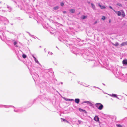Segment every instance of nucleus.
I'll list each match as a JSON object with an SVG mask.
<instances>
[{
	"mask_svg": "<svg viewBox=\"0 0 127 127\" xmlns=\"http://www.w3.org/2000/svg\"><path fill=\"white\" fill-rule=\"evenodd\" d=\"M63 12L64 13H66V11H64Z\"/></svg>",
	"mask_w": 127,
	"mask_h": 127,
	"instance_id": "393cba45",
	"label": "nucleus"
},
{
	"mask_svg": "<svg viewBox=\"0 0 127 127\" xmlns=\"http://www.w3.org/2000/svg\"><path fill=\"white\" fill-rule=\"evenodd\" d=\"M22 57H23L24 58H26L27 57V56H26L25 55V54H23L22 55Z\"/></svg>",
	"mask_w": 127,
	"mask_h": 127,
	"instance_id": "dca6fc26",
	"label": "nucleus"
},
{
	"mask_svg": "<svg viewBox=\"0 0 127 127\" xmlns=\"http://www.w3.org/2000/svg\"><path fill=\"white\" fill-rule=\"evenodd\" d=\"M69 11L71 13H74L75 12V10L74 9H70L69 10Z\"/></svg>",
	"mask_w": 127,
	"mask_h": 127,
	"instance_id": "1a4fd4ad",
	"label": "nucleus"
},
{
	"mask_svg": "<svg viewBox=\"0 0 127 127\" xmlns=\"http://www.w3.org/2000/svg\"><path fill=\"white\" fill-rule=\"evenodd\" d=\"M99 7L102 9H104L106 8V7L104 6L101 5L100 3L98 4Z\"/></svg>",
	"mask_w": 127,
	"mask_h": 127,
	"instance_id": "7ed1b4c3",
	"label": "nucleus"
},
{
	"mask_svg": "<svg viewBox=\"0 0 127 127\" xmlns=\"http://www.w3.org/2000/svg\"><path fill=\"white\" fill-rule=\"evenodd\" d=\"M114 11L115 12L116 14L118 16H120L121 15L123 17H124L125 16L124 12L123 10H121V11H117L114 10Z\"/></svg>",
	"mask_w": 127,
	"mask_h": 127,
	"instance_id": "f257e3e1",
	"label": "nucleus"
},
{
	"mask_svg": "<svg viewBox=\"0 0 127 127\" xmlns=\"http://www.w3.org/2000/svg\"><path fill=\"white\" fill-rule=\"evenodd\" d=\"M105 19V16H103L102 18V19L104 20Z\"/></svg>",
	"mask_w": 127,
	"mask_h": 127,
	"instance_id": "412c9836",
	"label": "nucleus"
},
{
	"mask_svg": "<svg viewBox=\"0 0 127 127\" xmlns=\"http://www.w3.org/2000/svg\"><path fill=\"white\" fill-rule=\"evenodd\" d=\"M32 56L33 57L35 61H36V58L33 55Z\"/></svg>",
	"mask_w": 127,
	"mask_h": 127,
	"instance_id": "5701e85b",
	"label": "nucleus"
},
{
	"mask_svg": "<svg viewBox=\"0 0 127 127\" xmlns=\"http://www.w3.org/2000/svg\"><path fill=\"white\" fill-rule=\"evenodd\" d=\"M59 8V6H56V7H54L53 8V9L54 10H57Z\"/></svg>",
	"mask_w": 127,
	"mask_h": 127,
	"instance_id": "9b49d317",
	"label": "nucleus"
},
{
	"mask_svg": "<svg viewBox=\"0 0 127 127\" xmlns=\"http://www.w3.org/2000/svg\"><path fill=\"white\" fill-rule=\"evenodd\" d=\"M84 102L86 103L87 104H91V102L89 101H86Z\"/></svg>",
	"mask_w": 127,
	"mask_h": 127,
	"instance_id": "aec40b11",
	"label": "nucleus"
},
{
	"mask_svg": "<svg viewBox=\"0 0 127 127\" xmlns=\"http://www.w3.org/2000/svg\"><path fill=\"white\" fill-rule=\"evenodd\" d=\"M96 106L99 110H101L103 107V105L100 103H97L95 104Z\"/></svg>",
	"mask_w": 127,
	"mask_h": 127,
	"instance_id": "f03ea898",
	"label": "nucleus"
},
{
	"mask_svg": "<svg viewBox=\"0 0 127 127\" xmlns=\"http://www.w3.org/2000/svg\"><path fill=\"white\" fill-rule=\"evenodd\" d=\"M36 61V62L37 63H38V61L37 60H36V61Z\"/></svg>",
	"mask_w": 127,
	"mask_h": 127,
	"instance_id": "a878e982",
	"label": "nucleus"
},
{
	"mask_svg": "<svg viewBox=\"0 0 127 127\" xmlns=\"http://www.w3.org/2000/svg\"><path fill=\"white\" fill-rule=\"evenodd\" d=\"M61 119L63 121H65V122H66L68 123H69V122L68 121H67L65 119H63V118H61Z\"/></svg>",
	"mask_w": 127,
	"mask_h": 127,
	"instance_id": "ddd939ff",
	"label": "nucleus"
},
{
	"mask_svg": "<svg viewBox=\"0 0 127 127\" xmlns=\"http://www.w3.org/2000/svg\"><path fill=\"white\" fill-rule=\"evenodd\" d=\"M75 102L77 103L78 104L80 101V100L79 99H75Z\"/></svg>",
	"mask_w": 127,
	"mask_h": 127,
	"instance_id": "6e6552de",
	"label": "nucleus"
},
{
	"mask_svg": "<svg viewBox=\"0 0 127 127\" xmlns=\"http://www.w3.org/2000/svg\"><path fill=\"white\" fill-rule=\"evenodd\" d=\"M116 126L118 127H122V126L120 124H117Z\"/></svg>",
	"mask_w": 127,
	"mask_h": 127,
	"instance_id": "f3484780",
	"label": "nucleus"
},
{
	"mask_svg": "<svg viewBox=\"0 0 127 127\" xmlns=\"http://www.w3.org/2000/svg\"><path fill=\"white\" fill-rule=\"evenodd\" d=\"M60 5L62 6H63L64 5V4L63 2H62L61 3Z\"/></svg>",
	"mask_w": 127,
	"mask_h": 127,
	"instance_id": "6ab92c4d",
	"label": "nucleus"
},
{
	"mask_svg": "<svg viewBox=\"0 0 127 127\" xmlns=\"http://www.w3.org/2000/svg\"><path fill=\"white\" fill-rule=\"evenodd\" d=\"M109 8H110L111 9H112L113 10H114L113 9V8H112V7L111 6H109Z\"/></svg>",
	"mask_w": 127,
	"mask_h": 127,
	"instance_id": "4be33fe9",
	"label": "nucleus"
},
{
	"mask_svg": "<svg viewBox=\"0 0 127 127\" xmlns=\"http://www.w3.org/2000/svg\"><path fill=\"white\" fill-rule=\"evenodd\" d=\"M94 120L96 121H98L99 120V118L97 116H96L94 118Z\"/></svg>",
	"mask_w": 127,
	"mask_h": 127,
	"instance_id": "20e7f679",
	"label": "nucleus"
},
{
	"mask_svg": "<svg viewBox=\"0 0 127 127\" xmlns=\"http://www.w3.org/2000/svg\"><path fill=\"white\" fill-rule=\"evenodd\" d=\"M87 17V16H82L81 18L82 19H85Z\"/></svg>",
	"mask_w": 127,
	"mask_h": 127,
	"instance_id": "f8f14e48",
	"label": "nucleus"
},
{
	"mask_svg": "<svg viewBox=\"0 0 127 127\" xmlns=\"http://www.w3.org/2000/svg\"><path fill=\"white\" fill-rule=\"evenodd\" d=\"M96 23H97V22L95 21V22L94 24H96Z\"/></svg>",
	"mask_w": 127,
	"mask_h": 127,
	"instance_id": "bb28decb",
	"label": "nucleus"
},
{
	"mask_svg": "<svg viewBox=\"0 0 127 127\" xmlns=\"http://www.w3.org/2000/svg\"><path fill=\"white\" fill-rule=\"evenodd\" d=\"M123 64L125 65H127V60L126 59L122 61Z\"/></svg>",
	"mask_w": 127,
	"mask_h": 127,
	"instance_id": "39448f33",
	"label": "nucleus"
},
{
	"mask_svg": "<svg viewBox=\"0 0 127 127\" xmlns=\"http://www.w3.org/2000/svg\"><path fill=\"white\" fill-rule=\"evenodd\" d=\"M121 45L122 46H125V45H127V42H123L121 44Z\"/></svg>",
	"mask_w": 127,
	"mask_h": 127,
	"instance_id": "0eeeda50",
	"label": "nucleus"
},
{
	"mask_svg": "<svg viewBox=\"0 0 127 127\" xmlns=\"http://www.w3.org/2000/svg\"><path fill=\"white\" fill-rule=\"evenodd\" d=\"M16 43L17 42L16 41L14 42V45H15L16 44Z\"/></svg>",
	"mask_w": 127,
	"mask_h": 127,
	"instance_id": "b1692460",
	"label": "nucleus"
},
{
	"mask_svg": "<svg viewBox=\"0 0 127 127\" xmlns=\"http://www.w3.org/2000/svg\"><path fill=\"white\" fill-rule=\"evenodd\" d=\"M79 110L80 112L82 111V112H84V113H87L86 111L85 110H83V109H81V108H79Z\"/></svg>",
	"mask_w": 127,
	"mask_h": 127,
	"instance_id": "9d476101",
	"label": "nucleus"
},
{
	"mask_svg": "<svg viewBox=\"0 0 127 127\" xmlns=\"http://www.w3.org/2000/svg\"><path fill=\"white\" fill-rule=\"evenodd\" d=\"M117 5L120 7H121L122 6V5L120 3L117 4Z\"/></svg>",
	"mask_w": 127,
	"mask_h": 127,
	"instance_id": "a211bd4d",
	"label": "nucleus"
},
{
	"mask_svg": "<svg viewBox=\"0 0 127 127\" xmlns=\"http://www.w3.org/2000/svg\"><path fill=\"white\" fill-rule=\"evenodd\" d=\"M91 5L92 6V7L94 10H95L96 9V7L95 6L93 3H91Z\"/></svg>",
	"mask_w": 127,
	"mask_h": 127,
	"instance_id": "423d86ee",
	"label": "nucleus"
},
{
	"mask_svg": "<svg viewBox=\"0 0 127 127\" xmlns=\"http://www.w3.org/2000/svg\"><path fill=\"white\" fill-rule=\"evenodd\" d=\"M113 45L116 46L119 45V44L118 42H116L114 44H113Z\"/></svg>",
	"mask_w": 127,
	"mask_h": 127,
	"instance_id": "4468645a",
	"label": "nucleus"
},
{
	"mask_svg": "<svg viewBox=\"0 0 127 127\" xmlns=\"http://www.w3.org/2000/svg\"><path fill=\"white\" fill-rule=\"evenodd\" d=\"M112 96L113 97H117L116 94H112Z\"/></svg>",
	"mask_w": 127,
	"mask_h": 127,
	"instance_id": "2eb2a0df",
	"label": "nucleus"
}]
</instances>
